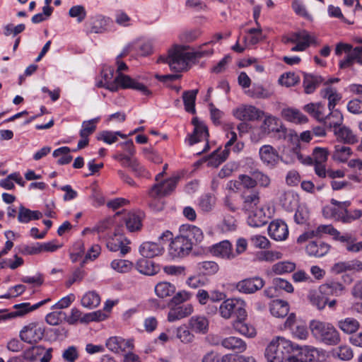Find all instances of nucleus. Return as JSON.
<instances>
[{"instance_id":"nucleus-1","label":"nucleus","mask_w":362,"mask_h":362,"mask_svg":"<svg viewBox=\"0 0 362 362\" xmlns=\"http://www.w3.org/2000/svg\"><path fill=\"white\" fill-rule=\"evenodd\" d=\"M188 46H175L170 49L167 56H160L158 62L167 63L171 71L179 73L188 69L189 63L195 59L210 56L213 49L187 52Z\"/></svg>"},{"instance_id":"nucleus-2","label":"nucleus","mask_w":362,"mask_h":362,"mask_svg":"<svg viewBox=\"0 0 362 362\" xmlns=\"http://www.w3.org/2000/svg\"><path fill=\"white\" fill-rule=\"evenodd\" d=\"M113 76V70H110L109 74H104L103 78L105 81V88L112 92H116L119 88L126 89L131 88L140 91L144 95L151 96L152 92L143 83H141L128 75L119 73L113 81L110 79Z\"/></svg>"},{"instance_id":"nucleus-3","label":"nucleus","mask_w":362,"mask_h":362,"mask_svg":"<svg viewBox=\"0 0 362 362\" xmlns=\"http://www.w3.org/2000/svg\"><path fill=\"white\" fill-rule=\"evenodd\" d=\"M294 346L291 341L278 337L273 339L265 350L267 362H291Z\"/></svg>"},{"instance_id":"nucleus-4","label":"nucleus","mask_w":362,"mask_h":362,"mask_svg":"<svg viewBox=\"0 0 362 362\" xmlns=\"http://www.w3.org/2000/svg\"><path fill=\"white\" fill-rule=\"evenodd\" d=\"M310 329L313 335L325 344L337 345L341 340L339 332L330 323L313 320Z\"/></svg>"},{"instance_id":"nucleus-5","label":"nucleus","mask_w":362,"mask_h":362,"mask_svg":"<svg viewBox=\"0 0 362 362\" xmlns=\"http://www.w3.org/2000/svg\"><path fill=\"white\" fill-rule=\"evenodd\" d=\"M245 307V302L240 298H228L221 303L218 312L225 320L231 317L245 320L247 316Z\"/></svg>"},{"instance_id":"nucleus-6","label":"nucleus","mask_w":362,"mask_h":362,"mask_svg":"<svg viewBox=\"0 0 362 362\" xmlns=\"http://www.w3.org/2000/svg\"><path fill=\"white\" fill-rule=\"evenodd\" d=\"M193 243L189 237L184 234L176 236L170 243L169 255L173 258L184 257L192 250Z\"/></svg>"},{"instance_id":"nucleus-7","label":"nucleus","mask_w":362,"mask_h":362,"mask_svg":"<svg viewBox=\"0 0 362 362\" xmlns=\"http://www.w3.org/2000/svg\"><path fill=\"white\" fill-rule=\"evenodd\" d=\"M292 159L296 158L303 164L310 165L313 163H325L327 160L329 151L326 148L316 147L313 149V157L306 156L304 158L303 155L300 151L298 146L293 148L291 151Z\"/></svg>"},{"instance_id":"nucleus-8","label":"nucleus","mask_w":362,"mask_h":362,"mask_svg":"<svg viewBox=\"0 0 362 362\" xmlns=\"http://www.w3.org/2000/svg\"><path fill=\"white\" fill-rule=\"evenodd\" d=\"M122 228H117L115 229L113 236L110 237L107 241V247L112 252L119 251L121 256H124L131 250L128 245L130 241L127 239L121 233Z\"/></svg>"},{"instance_id":"nucleus-9","label":"nucleus","mask_w":362,"mask_h":362,"mask_svg":"<svg viewBox=\"0 0 362 362\" xmlns=\"http://www.w3.org/2000/svg\"><path fill=\"white\" fill-rule=\"evenodd\" d=\"M45 335V329L37 322H31L23 327L19 337L22 341L28 344H36Z\"/></svg>"},{"instance_id":"nucleus-10","label":"nucleus","mask_w":362,"mask_h":362,"mask_svg":"<svg viewBox=\"0 0 362 362\" xmlns=\"http://www.w3.org/2000/svg\"><path fill=\"white\" fill-rule=\"evenodd\" d=\"M192 124L194 126L193 133L189 137V145H193L196 143L204 141H206L205 147L202 151H199L197 153L200 154L202 152L206 151L209 146L208 144L209 132L207 127L197 117H194L192 120Z\"/></svg>"},{"instance_id":"nucleus-11","label":"nucleus","mask_w":362,"mask_h":362,"mask_svg":"<svg viewBox=\"0 0 362 362\" xmlns=\"http://www.w3.org/2000/svg\"><path fill=\"white\" fill-rule=\"evenodd\" d=\"M262 129L265 133H273V136L278 139L286 138V129L282 125L279 120L274 117H267L264 120Z\"/></svg>"},{"instance_id":"nucleus-12","label":"nucleus","mask_w":362,"mask_h":362,"mask_svg":"<svg viewBox=\"0 0 362 362\" xmlns=\"http://www.w3.org/2000/svg\"><path fill=\"white\" fill-rule=\"evenodd\" d=\"M262 162L269 168H275L280 160H282L278 151L271 145H264L259 151Z\"/></svg>"},{"instance_id":"nucleus-13","label":"nucleus","mask_w":362,"mask_h":362,"mask_svg":"<svg viewBox=\"0 0 362 362\" xmlns=\"http://www.w3.org/2000/svg\"><path fill=\"white\" fill-rule=\"evenodd\" d=\"M259 191L247 190L242 191L240 198L242 200L241 209L245 213L253 211V209L259 206L260 195Z\"/></svg>"},{"instance_id":"nucleus-14","label":"nucleus","mask_w":362,"mask_h":362,"mask_svg":"<svg viewBox=\"0 0 362 362\" xmlns=\"http://www.w3.org/2000/svg\"><path fill=\"white\" fill-rule=\"evenodd\" d=\"M262 112L252 105H241L233 110V116L241 121L258 119Z\"/></svg>"},{"instance_id":"nucleus-15","label":"nucleus","mask_w":362,"mask_h":362,"mask_svg":"<svg viewBox=\"0 0 362 362\" xmlns=\"http://www.w3.org/2000/svg\"><path fill=\"white\" fill-rule=\"evenodd\" d=\"M291 362H316L319 360V351L316 349H301L294 346Z\"/></svg>"},{"instance_id":"nucleus-16","label":"nucleus","mask_w":362,"mask_h":362,"mask_svg":"<svg viewBox=\"0 0 362 362\" xmlns=\"http://www.w3.org/2000/svg\"><path fill=\"white\" fill-rule=\"evenodd\" d=\"M264 286V281L259 276H255L240 281L236 284V288L240 293H254L262 288Z\"/></svg>"},{"instance_id":"nucleus-17","label":"nucleus","mask_w":362,"mask_h":362,"mask_svg":"<svg viewBox=\"0 0 362 362\" xmlns=\"http://www.w3.org/2000/svg\"><path fill=\"white\" fill-rule=\"evenodd\" d=\"M179 177L170 178L160 185H155L149 192L152 197H163L170 194L175 188Z\"/></svg>"},{"instance_id":"nucleus-18","label":"nucleus","mask_w":362,"mask_h":362,"mask_svg":"<svg viewBox=\"0 0 362 362\" xmlns=\"http://www.w3.org/2000/svg\"><path fill=\"white\" fill-rule=\"evenodd\" d=\"M331 203L339 207L338 209H334L332 216L336 220L341 221L343 223H351L354 221L350 211L347 210V207L350 206V202H340L335 199H332Z\"/></svg>"},{"instance_id":"nucleus-19","label":"nucleus","mask_w":362,"mask_h":362,"mask_svg":"<svg viewBox=\"0 0 362 362\" xmlns=\"http://www.w3.org/2000/svg\"><path fill=\"white\" fill-rule=\"evenodd\" d=\"M209 251L214 256L226 259H232L236 257L232 251V245L228 240H223L212 245Z\"/></svg>"},{"instance_id":"nucleus-20","label":"nucleus","mask_w":362,"mask_h":362,"mask_svg":"<svg viewBox=\"0 0 362 362\" xmlns=\"http://www.w3.org/2000/svg\"><path fill=\"white\" fill-rule=\"evenodd\" d=\"M268 232L272 238L277 241L284 240L288 235L287 225L281 220H275L270 223Z\"/></svg>"},{"instance_id":"nucleus-21","label":"nucleus","mask_w":362,"mask_h":362,"mask_svg":"<svg viewBox=\"0 0 362 362\" xmlns=\"http://www.w3.org/2000/svg\"><path fill=\"white\" fill-rule=\"evenodd\" d=\"M214 344L216 345L221 344L225 349L232 350L237 353H242L247 348L246 343L242 339L233 336L224 338L221 340L217 339Z\"/></svg>"},{"instance_id":"nucleus-22","label":"nucleus","mask_w":362,"mask_h":362,"mask_svg":"<svg viewBox=\"0 0 362 362\" xmlns=\"http://www.w3.org/2000/svg\"><path fill=\"white\" fill-rule=\"evenodd\" d=\"M49 300L50 298H47L33 305H30L29 303L16 304L13 305L15 311L8 313L6 316L4 317V319H9L15 317L23 316L25 314L39 308L40 306L45 305Z\"/></svg>"},{"instance_id":"nucleus-23","label":"nucleus","mask_w":362,"mask_h":362,"mask_svg":"<svg viewBox=\"0 0 362 362\" xmlns=\"http://www.w3.org/2000/svg\"><path fill=\"white\" fill-rule=\"evenodd\" d=\"M193 312V306L191 304L171 308L168 314V320L173 322L190 315Z\"/></svg>"},{"instance_id":"nucleus-24","label":"nucleus","mask_w":362,"mask_h":362,"mask_svg":"<svg viewBox=\"0 0 362 362\" xmlns=\"http://www.w3.org/2000/svg\"><path fill=\"white\" fill-rule=\"evenodd\" d=\"M107 348L115 353L125 351L127 349H132L133 344L130 340H125L119 337H111L106 341Z\"/></svg>"},{"instance_id":"nucleus-25","label":"nucleus","mask_w":362,"mask_h":362,"mask_svg":"<svg viewBox=\"0 0 362 362\" xmlns=\"http://www.w3.org/2000/svg\"><path fill=\"white\" fill-rule=\"evenodd\" d=\"M247 214V223L252 227H261L265 225L268 221V216L262 207H257L251 211L245 212Z\"/></svg>"},{"instance_id":"nucleus-26","label":"nucleus","mask_w":362,"mask_h":362,"mask_svg":"<svg viewBox=\"0 0 362 362\" xmlns=\"http://www.w3.org/2000/svg\"><path fill=\"white\" fill-rule=\"evenodd\" d=\"M164 251L163 246L153 242H145L139 247L140 254L146 258L151 259L160 255Z\"/></svg>"},{"instance_id":"nucleus-27","label":"nucleus","mask_w":362,"mask_h":362,"mask_svg":"<svg viewBox=\"0 0 362 362\" xmlns=\"http://www.w3.org/2000/svg\"><path fill=\"white\" fill-rule=\"evenodd\" d=\"M235 142L229 141L226 144L225 148L222 151L219 149L214 151L210 156L209 159V164L214 167H218L221 163L224 162L228 157L230 153V147Z\"/></svg>"},{"instance_id":"nucleus-28","label":"nucleus","mask_w":362,"mask_h":362,"mask_svg":"<svg viewBox=\"0 0 362 362\" xmlns=\"http://www.w3.org/2000/svg\"><path fill=\"white\" fill-rule=\"evenodd\" d=\"M209 320L200 315L192 316L189 320V327L197 334H206L209 330Z\"/></svg>"},{"instance_id":"nucleus-29","label":"nucleus","mask_w":362,"mask_h":362,"mask_svg":"<svg viewBox=\"0 0 362 362\" xmlns=\"http://www.w3.org/2000/svg\"><path fill=\"white\" fill-rule=\"evenodd\" d=\"M143 213L141 211L129 212L124 219L125 225L129 232L141 230L142 226Z\"/></svg>"},{"instance_id":"nucleus-30","label":"nucleus","mask_w":362,"mask_h":362,"mask_svg":"<svg viewBox=\"0 0 362 362\" xmlns=\"http://www.w3.org/2000/svg\"><path fill=\"white\" fill-rule=\"evenodd\" d=\"M322 81L323 80L320 76L303 73V86L305 93L307 94L313 93L321 84Z\"/></svg>"},{"instance_id":"nucleus-31","label":"nucleus","mask_w":362,"mask_h":362,"mask_svg":"<svg viewBox=\"0 0 362 362\" xmlns=\"http://www.w3.org/2000/svg\"><path fill=\"white\" fill-rule=\"evenodd\" d=\"M329 250V245L322 241H312L306 246V252L310 256L320 257Z\"/></svg>"},{"instance_id":"nucleus-32","label":"nucleus","mask_w":362,"mask_h":362,"mask_svg":"<svg viewBox=\"0 0 362 362\" xmlns=\"http://www.w3.org/2000/svg\"><path fill=\"white\" fill-rule=\"evenodd\" d=\"M308 299L313 306H315L320 310H323L327 303V296L322 293L320 286L318 291H310L308 294Z\"/></svg>"},{"instance_id":"nucleus-33","label":"nucleus","mask_w":362,"mask_h":362,"mask_svg":"<svg viewBox=\"0 0 362 362\" xmlns=\"http://www.w3.org/2000/svg\"><path fill=\"white\" fill-rule=\"evenodd\" d=\"M303 110L320 122L325 117V106L322 103H310L304 106Z\"/></svg>"},{"instance_id":"nucleus-34","label":"nucleus","mask_w":362,"mask_h":362,"mask_svg":"<svg viewBox=\"0 0 362 362\" xmlns=\"http://www.w3.org/2000/svg\"><path fill=\"white\" fill-rule=\"evenodd\" d=\"M136 268L139 273L148 276L154 275L159 271L158 266L146 257L138 260Z\"/></svg>"},{"instance_id":"nucleus-35","label":"nucleus","mask_w":362,"mask_h":362,"mask_svg":"<svg viewBox=\"0 0 362 362\" xmlns=\"http://www.w3.org/2000/svg\"><path fill=\"white\" fill-rule=\"evenodd\" d=\"M320 286L322 293H325L327 296H340L345 290V287L342 284L334 281L327 282Z\"/></svg>"},{"instance_id":"nucleus-36","label":"nucleus","mask_w":362,"mask_h":362,"mask_svg":"<svg viewBox=\"0 0 362 362\" xmlns=\"http://www.w3.org/2000/svg\"><path fill=\"white\" fill-rule=\"evenodd\" d=\"M343 115L339 110H329V113L325 115L322 124L329 129L340 127L343 122Z\"/></svg>"},{"instance_id":"nucleus-37","label":"nucleus","mask_w":362,"mask_h":362,"mask_svg":"<svg viewBox=\"0 0 362 362\" xmlns=\"http://www.w3.org/2000/svg\"><path fill=\"white\" fill-rule=\"evenodd\" d=\"M271 314L276 317H284L289 312L288 303L282 300H275L269 305Z\"/></svg>"},{"instance_id":"nucleus-38","label":"nucleus","mask_w":362,"mask_h":362,"mask_svg":"<svg viewBox=\"0 0 362 362\" xmlns=\"http://www.w3.org/2000/svg\"><path fill=\"white\" fill-rule=\"evenodd\" d=\"M108 18L103 16H95L90 18L88 32L90 33H103L106 30Z\"/></svg>"},{"instance_id":"nucleus-39","label":"nucleus","mask_w":362,"mask_h":362,"mask_svg":"<svg viewBox=\"0 0 362 362\" xmlns=\"http://www.w3.org/2000/svg\"><path fill=\"white\" fill-rule=\"evenodd\" d=\"M337 327L346 334L355 333L360 327L359 322L353 317H346L337 322Z\"/></svg>"},{"instance_id":"nucleus-40","label":"nucleus","mask_w":362,"mask_h":362,"mask_svg":"<svg viewBox=\"0 0 362 362\" xmlns=\"http://www.w3.org/2000/svg\"><path fill=\"white\" fill-rule=\"evenodd\" d=\"M281 115L285 119L291 122L305 123L308 121L307 117L296 109H284Z\"/></svg>"},{"instance_id":"nucleus-41","label":"nucleus","mask_w":362,"mask_h":362,"mask_svg":"<svg viewBox=\"0 0 362 362\" xmlns=\"http://www.w3.org/2000/svg\"><path fill=\"white\" fill-rule=\"evenodd\" d=\"M42 217V214L39 211H31L23 206L19 207L18 220L21 223H28L32 220H38Z\"/></svg>"},{"instance_id":"nucleus-42","label":"nucleus","mask_w":362,"mask_h":362,"mask_svg":"<svg viewBox=\"0 0 362 362\" xmlns=\"http://www.w3.org/2000/svg\"><path fill=\"white\" fill-rule=\"evenodd\" d=\"M245 320L237 319L233 322V327L240 334L247 337H254L256 335V330L255 327L247 324Z\"/></svg>"},{"instance_id":"nucleus-43","label":"nucleus","mask_w":362,"mask_h":362,"mask_svg":"<svg viewBox=\"0 0 362 362\" xmlns=\"http://www.w3.org/2000/svg\"><path fill=\"white\" fill-rule=\"evenodd\" d=\"M321 96L327 98L329 101V110H335L334 107L337 103L341 99V96L337 90L331 87H327L321 90Z\"/></svg>"},{"instance_id":"nucleus-44","label":"nucleus","mask_w":362,"mask_h":362,"mask_svg":"<svg viewBox=\"0 0 362 362\" xmlns=\"http://www.w3.org/2000/svg\"><path fill=\"white\" fill-rule=\"evenodd\" d=\"M198 90H192L185 91L182 93V99L185 105V109L187 112L194 114L195 113V100Z\"/></svg>"},{"instance_id":"nucleus-45","label":"nucleus","mask_w":362,"mask_h":362,"mask_svg":"<svg viewBox=\"0 0 362 362\" xmlns=\"http://www.w3.org/2000/svg\"><path fill=\"white\" fill-rule=\"evenodd\" d=\"M180 232L186 233L185 234L186 236L191 240L193 238L196 243H200L204 238L202 230L195 226L182 225L180 228Z\"/></svg>"},{"instance_id":"nucleus-46","label":"nucleus","mask_w":362,"mask_h":362,"mask_svg":"<svg viewBox=\"0 0 362 362\" xmlns=\"http://www.w3.org/2000/svg\"><path fill=\"white\" fill-rule=\"evenodd\" d=\"M100 303V297L95 291H88L81 298V305L87 308H96Z\"/></svg>"},{"instance_id":"nucleus-47","label":"nucleus","mask_w":362,"mask_h":362,"mask_svg":"<svg viewBox=\"0 0 362 362\" xmlns=\"http://www.w3.org/2000/svg\"><path fill=\"white\" fill-rule=\"evenodd\" d=\"M197 270L204 275L211 276L219 270L218 264L214 261H204L197 265Z\"/></svg>"},{"instance_id":"nucleus-48","label":"nucleus","mask_w":362,"mask_h":362,"mask_svg":"<svg viewBox=\"0 0 362 362\" xmlns=\"http://www.w3.org/2000/svg\"><path fill=\"white\" fill-rule=\"evenodd\" d=\"M351 154V148L343 145H336L332 153V159L338 162L344 163L347 161Z\"/></svg>"},{"instance_id":"nucleus-49","label":"nucleus","mask_w":362,"mask_h":362,"mask_svg":"<svg viewBox=\"0 0 362 362\" xmlns=\"http://www.w3.org/2000/svg\"><path fill=\"white\" fill-rule=\"evenodd\" d=\"M175 292V286L168 282H160L155 286V293L160 298L170 296Z\"/></svg>"},{"instance_id":"nucleus-50","label":"nucleus","mask_w":362,"mask_h":362,"mask_svg":"<svg viewBox=\"0 0 362 362\" xmlns=\"http://www.w3.org/2000/svg\"><path fill=\"white\" fill-rule=\"evenodd\" d=\"M296 264L292 262H279L274 264L272 267V271L276 275H281L286 273H290L295 270Z\"/></svg>"},{"instance_id":"nucleus-51","label":"nucleus","mask_w":362,"mask_h":362,"mask_svg":"<svg viewBox=\"0 0 362 362\" xmlns=\"http://www.w3.org/2000/svg\"><path fill=\"white\" fill-rule=\"evenodd\" d=\"M334 134L344 143L352 144L357 142L356 136L353 134L352 131L346 127H341L338 130H335Z\"/></svg>"},{"instance_id":"nucleus-52","label":"nucleus","mask_w":362,"mask_h":362,"mask_svg":"<svg viewBox=\"0 0 362 362\" xmlns=\"http://www.w3.org/2000/svg\"><path fill=\"white\" fill-rule=\"evenodd\" d=\"M71 149L67 146L60 147L53 152V156L57 158L60 156V158L57 160L59 165H66L72 160V156L69 155Z\"/></svg>"},{"instance_id":"nucleus-53","label":"nucleus","mask_w":362,"mask_h":362,"mask_svg":"<svg viewBox=\"0 0 362 362\" xmlns=\"http://www.w3.org/2000/svg\"><path fill=\"white\" fill-rule=\"evenodd\" d=\"M111 267L119 273H127L133 268V263L127 259H114L111 262Z\"/></svg>"},{"instance_id":"nucleus-54","label":"nucleus","mask_w":362,"mask_h":362,"mask_svg":"<svg viewBox=\"0 0 362 362\" xmlns=\"http://www.w3.org/2000/svg\"><path fill=\"white\" fill-rule=\"evenodd\" d=\"M282 253L278 251L265 250L257 254V259L259 261L272 262L282 258Z\"/></svg>"},{"instance_id":"nucleus-55","label":"nucleus","mask_w":362,"mask_h":362,"mask_svg":"<svg viewBox=\"0 0 362 362\" xmlns=\"http://www.w3.org/2000/svg\"><path fill=\"white\" fill-rule=\"evenodd\" d=\"M310 39V35L306 30H301L297 33H293L290 36H284L282 42L284 44L289 42L296 43L300 40H308Z\"/></svg>"},{"instance_id":"nucleus-56","label":"nucleus","mask_w":362,"mask_h":362,"mask_svg":"<svg viewBox=\"0 0 362 362\" xmlns=\"http://www.w3.org/2000/svg\"><path fill=\"white\" fill-rule=\"evenodd\" d=\"M215 204V197L210 194L202 195L199 199L198 205L204 212L210 211Z\"/></svg>"},{"instance_id":"nucleus-57","label":"nucleus","mask_w":362,"mask_h":362,"mask_svg":"<svg viewBox=\"0 0 362 362\" xmlns=\"http://www.w3.org/2000/svg\"><path fill=\"white\" fill-rule=\"evenodd\" d=\"M99 121V117L92 119L88 121H84L82 123V129L80 131L81 137H88L96 129L95 124Z\"/></svg>"},{"instance_id":"nucleus-58","label":"nucleus","mask_w":362,"mask_h":362,"mask_svg":"<svg viewBox=\"0 0 362 362\" xmlns=\"http://www.w3.org/2000/svg\"><path fill=\"white\" fill-rule=\"evenodd\" d=\"M247 93L253 98H268L272 95V93L262 86L255 84Z\"/></svg>"},{"instance_id":"nucleus-59","label":"nucleus","mask_w":362,"mask_h":362,"mask_svg":"<svg viewBox=\"0 0 362 362\" xmlns=\"http://www.w3.org/2000/svg\"><path fill=\"white\" fill-rule=\"evenodd\" d=\"M44 348L42 346H35L25 350L21 357L24 360L34 362L37 360V356L42 354Z\"/></svg>"},{"instance_id":"nucleus-60","label":"nucleus","mask_w":362,"mask_h":362,"mask_svg":"<svg viewBox=\"0 0 362 362\" xmlns=\"http://www.w3.org/2000/svg\"><path fill=\"white\" fill-rule=\"evenodd\" d=\"M280 202L286 210H292L296 206V199L292 192H284L280 197Z\"/></svg>"},{"instance_id":"nucleus-61","label":"nucleus","mask_w":362,"mask_h":362,"mask_svg":"<svg viewBox=\"0 0 362 362\" xmlns=\"http://www.w3.org/2000/svg\"><path fill=\"white\" fill-rule=\"evenodd\" d=\"M238 179L240 185L243 187L242 191L257 190V189H256L257 181L255 180L253 177H252L247 175H240Z\"/></svg>"},{"instance_id":"nucleus-62","label":"nucleus","mask_w":362,"mask_h":362,"mask_svg":"<svg viewBox=\"0 0 362 362\" xmlns=\"http://www.w3.org/2000/svg\"><path fill=\"white\" fill-rule=\"evenodd\" d=\"M299 77L292 72L283 74L279 79L281 85L286 87L293 86L299 82Z\"/></svg>"},{"instance_id":"nucleus-63","label":"nucleus","mask_w":362,"mask_h":362,"mask_svg":"<svg viewBox=\"0 0 362 362\" xmlns=\"http://www.w3.org/2000/svg\"><path fill=\"white\" fill-rule=\"evenodd\" d=\"M315 237H321L323 234L332 236H339V232L332 225H320L315 230H313Z\"/></svg>"},{"instance_id":"nucleus-64","label":"nucleus","mask_w":362,"mask_h":362,"mask_svg":"<svg viewBox=\"0 0 362 362\" xmlns=\"http://www.w3.org/2000/svg\"><path fill=\"white\" fill-rule=\"evenodd\" d=\"M177 337L185 344L191 343L194 340V334L185 327H179L176 332Z\"/></svg>"}]
</instances>
